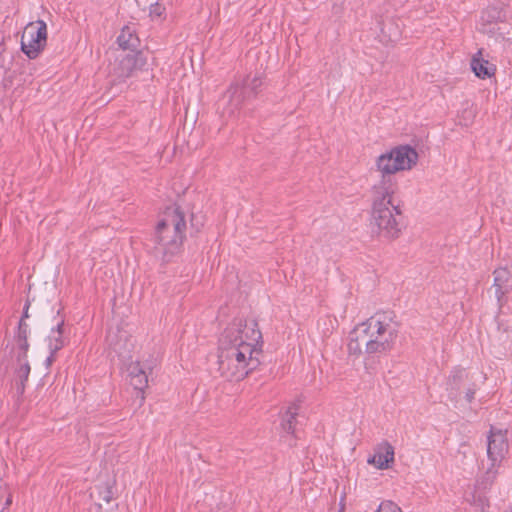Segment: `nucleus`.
Segmentation results:
<instances>
[{
    "label": "nucleus",
    "instance_id": "nucleus-20",
    "mask_svg": "<svg viewBox=\"0 0 512 512\" xmlns=\"http://www.w3.org/2000/svg\"><path fill=\"white\" fill-rule=\"evenodd\" d=\"M359 330L360 326L358 324L349 334V342L347 348L350 355H361L363 352V347H365L364 342L360 340L361 335L359 334Z\"/></svg>",
    "mask_w": 512,
    "mask_h": 512
},
{
    "label": "nucleus",
    "instance_id": "nucleus-30",
    "mask_svg": "<svg viewBox=\"0 0 512 512\" xmlns=\"http://www.w3.org/2000/svg\"><path fill=\"white\" fill-rule=\"evenodd\" d=\"M28 308H29V303H26L25 308H24V313H23V316H22L21 319L24 320V318H28L29 317V315H28Z\"/></svg>",
    "mask_w": 512,
    "mask_h": 512
},
{
    "label": "nucleus",
    "instance_id": "nucleus-29",
    "mask_svg": "<svg viewBox=\"0 0 512 512\" xmlns=\"http://www.w3.org/2000/svg\"><path fill=\"white\" fill-rule=\"evenodd\" d=\"M54 355L55 354H52V352H50V356L47 357V359L45 361L47 367L50 366L54 362V360H55Z\"/></svg>",
    "mask_w": 512,
    "mask_h": 512
},
{
    "label": "nucleus",
    "instance_id": "nucleus-13",
    "mask_svg": "<svg viewBox=\"0 0 512 512\" xmlns=\"http://www.w3.org/2000/svg\"><path fill=\"white\" fill-rule=\"evenodd\" d=\"M367 462L378 469H388L394 462V447L387 441L381 442L375 447L373 456L369 457Z\"/></svg>",
    "mask_w": 512,
    "mask_h": 512
},
{
    "label": "nucleus",
    "instance_id": "nucleus-27",
    "mask_svg": "<svg viewBox=\"0 0 512 512\" xmlns=\"http://www.w3.org/2000/svg\"><path fill=\"white\" fill-rule=\"evenodd\" d=\"M28 337V325L23 321V319L20 320L19 326H18V335L17 340H25Z\"/></svg>",
    "mask_w": 512,
    "mask_h": 512
},
{
    "label": "nucleus",
    "instance_id": "nucleus-6",
    "mask_svg": "<svg viewBox=\"0 0 512 512\" xmlns=\"http://www.w3.org/2000/svg\"><path fill=\"white\" fill-rule=\"evenodd\" d=\"M47 43V25L43 20L28 23L22 33L21 50L29 58L35 59Z\"/></svg>",
    "mask_w": 512,
    "mask_h": 512
},
{
    "label": "nucleus",
    "instance_id": "nucleus-18",
    "mask_svg": "<svg viewBox=\"0 0 512 512\" xmlns=\"http://www.w3.org/2000/svg\"><path fill=\"white\" fill-rule=\"evenodd\" d=\"M470 65H471V69L475 73V75L481 79L491 77L492 75H494L495 70H496V68L493 64L489 63V61H487L477 55L471 59Z\"/></svg>",
    "mask_w": 512,
    "mask_h": 512
},
{
    "label": "nucleus",
    "instance_id": "nucleus-25",
    "mask_svg": "<svg viewBox=\"0 0 512 512\" xmlns=\"http://www.w3.org/2000/svg\"><path fill=\"white\" fill-rule=\"evenodd\" d=\"M476 389L477 388L475 383L468 384V386L464 389V399L467 403H471L473 401Z\"/></svg>",
    "mask_w": 512,
    "mask_h": 512
},
{
    "label": "nucleus",
    "instance_id": "nucleus-15",
    "mask_svg": "<svg viewBox=\"0 0 512 512\" xmlns=\"http://www.w3.org/2000/svg\"><path fill=\"white\" fill-rule=\"evenodd\" d=\"M494 282L493 287L495 288V296L499 306H502V299L506 293H508L507 283L510 279V273L505 268H498L493 272Z\"/></svg>",
    "mask_w": 512,
    "mask_h": 512
},
{
    "label": "nucleus",
    "instance_id": "nucleus-12",
    "mask_svg": "<svg viewBox=\"0 0 512 512\" xmlns=\"http://www.w3.org/2000/svg\"><path fill=\"white\" fill-rule=\"evenodd\" d=\"M54 320L55 325L51 326V331L48 336V348L52 354H56L59 350H61L67 341V338L64 335L65 319L60 315V309L56 311Z\"/></svg>",
    "mask_w": 512,
    "mask_h": 512
},
{
    "label": "nucleus",
    "instance_id": "nucleus-19",
    "mask_svg": "<svg viewBox=\"0 0 512 512\" xmlns=\"http://www.w3.org/2000/svg\"><path fill=\"white\" fill-rule=\"evenodd\" d=\"M30 365L28 361L18 362V367L15 370L16 374V391L19 395H22L25 391V383L28 380L30 374Z\"/></svg>",
    "mask_w": 512,
    "mask_h": 512
},
{
    "label": "nucleus",
    "instance_id": "nucleus-31",
    "mask_svg": "<svg viewBox=\"0 0 512 512\" xmlns=\"http://www.w3.org/2000/svg\"><path fill=\"white\" fill-rule=\"evenodd\" d=\"M493 12L497 13V18H500V12H497L496 10H492Z\"/></svg>",
    "mask_w": 512,
    "mask_h": 512
},
{
    "label": "nucleus",
    "instance_id": "nucleus-7",
    "mask_svg": "<svg viewBox=\"0 0 512 512\" xmlns=\"http://www.w3.org/2000/svg\"><path fill=\"white\" fill-rule=\"evenodd\" d=\"M262 85L260 77L255 76L252 79L247 77L241 86L231 85L223 95L221 102L228 105V113L233 114L236 109L251 95H256L258 88Z\"/></svg>",
    "mask_w": 512,
    "mask_h": 512
},
{
    "label": "nucleus",
    "instance_id": "nucleus-22",
    "mask_svg": "<svg viewBox=\"0 0 512 512\" xmlns=\"http://www.w3.org/2000/svg\"><path fill=\"white\" fill-rule=\"evenodd\" d=\"M95 495L99 501H103L107 504L110 503V501L114 498L113 485L107 482L104 485L96 486L95 489L91 492L92 497Z\"/></svg>",
    "mask_w": 512,
    "mask_h": 512
},
{
    "label": "nucleus",
    "instance_id": "nucleus-11",
    "mask_svg": "<svg viewBox=\"0 0 512 512\" xmlns=\"http://www.w3.org/2000/svg\"><path fill=\"white\" fill-rule=\"evenodd\" d=\"M468 373L463 368H455L447 380L448 397L451 401L459 402L464 389L468 386Z\"/></svg>",
    "mask_w": 512,
    "mask_h": 512
},
{
    "label": "nucleus",
    "instance_id": "nucleus-3",
    "mask_svg": "<svg viewBox=\"0 0 512 512\" xmlns=\"http://www.w3.org/2000/svg\"><path fill=\"white\" fill-rule=\"evenodd\" d=\"M241 321H232L221 334V357L226 362L224 369H229V361L235 360L240 370H246V376L260 365L258 356L261 351L254 344L246 342L241 334Z\"/></svg>",
    "mask_w": 512,
    "mask_h": 512
},
{
    "label": "nucleus",
    "instance_id": "nucleus-28",
    "mask_svg": "<svg viewBox=\"0 0 512 512\" xmlns=\"http://www.w3.org/2000/svg\"><path fill=\"white\" fill-rule=\"evenodd\" d=\"M199 226H202V223L198 222V218L192 214L191 215V227L196 229V232L199 231Z\"/></svg>",
    "mask_w": 512,
    "mask_h": 512
},
{
    "label": "nucleus",
    "instance_id": "nucleus-5",
    "mask_svg": "<svg viewBox=\"0 0 512 512\" xmlns=\"http://www.w3.org/2000/svg\"><path fill=\"white\" fill-rule=\"evenodd\" d=\"M509 450L507 440V430L495 429L491 427L487 437V457L489 465L481 478L478 485L483 489L489 488L498 475V468L501 466Z\"/></svg>",
    "mask_w": 512,
    "mask_h": 512
},
{
    "label": "nucleus",
    "instance_id": "nucleus-10",
    "mask_svg": "<svg viewBox=\"0 0 512 512\" xmlns=\"http://www.w3.org/2000/svg\"><path fill=\"white\" fill-rule=\"evenodd\" d=\"M127 377L130 385L137 391V397L140 398V404L144 401V389L148 386L147 369L140 362H131L127 367Z\"/></svg>",
    "mask_w": 512,
    "mask_h": 512
},
{
    "label": "nucleus",
    "instance_id": "nucleus-9",
    "mask_svg": "<svg viewBox=\"0 0 512 512\" xmlns=\"http://www.w3.org/2000/svg\"><path fill=\"white\" fill-rule=\"evenodd\" d=\"M107 344L110 351L120 359L127 360L131 358L134 340L126 329L117 327L115 330H110L107 335Z\"/></svg>",
    "mask_w": 512,
    "mask_h": 512
},
{
    "label": "nucleus",
    "instance_id": "nucleus-2",
    "mask_svg": "<svg viewBox=\"0 0 512 512\" xmlns=\"http://www.w3.org/2000/svg\"><path fill=\"white\" fill-rule=\"evenodd\" d=\"M186 219L179 206L168 207L145 246L149 254L165 264L180 253L185 239Z\"/></svg>",
    "mask_w": 512,
    "mask_h": 512
},
{
    "label": "nucleus",
    "instance_id": "nucleus-21",
    "mask_svg": "<svg viewBox=\"0 0 512 512\" xmlns=\"http://www.w3.org/2000/svg\"><path fill=\"white\" fill-rule=\"evenodd\" d=\"M298 407L296 405L290 406L287 411L282 416L281 420V428L286 433H293L295 424H296V416L298 415Z\"/></svg>",
    "mask_w": 512,
    "mask_h": 512
},
{
    "label": "nucleus",
    "instance_id": "nucleus-8",
    "mask_svg": "<svg viewBox=\"0 0 512 512\" xmlns=\"http://www.w3.org/2000/svg\"><path fill=\"white\" fill-rule=\"evenodd\" d=\"M146 64V58L142 51L136 53L123 52L112 64L110 74L118 80L131 77L136 70L142 69Z\"/></svg>",
    "mask_w": 512,
    "mask_h": 512
},
{
    "label": "nucleus",
    "instance_id": "nucleus-16",
    "mask_svg": "<svg viewBox=\"0 0 512 512\" xmlns=\"http://www.w3.org/2000/svg\"><path fill=\"white\" fill-rule=\"evenodd\" d=\"M117 43L124 51L129 50V52L132 53L139 51L138 47L140 46V40L135 34V30L129 26H125L121 30V33L117 37Z\"/></svg>",
    "mask_w": 512,
    "mask_h": 512
},
{
    "label": "nucleus",
    "instance_id": "nucleus-24",
    "mask_svg": "<svg viewBox=\"0 0 512 512\" xmlns=\"http://www.w3.org/2000/svg\"><path fill=\"white\" fill-rule=\"evenodd\" d=\"M17 341H18V348L20 350L18 353V356H17V361L18 362L27 361L26 358H27V352H28V348H29L28 341H27V339L17 340Z\"/></svg>",
    "mask_w": 512,
    "mask_h": 512
},
{
    "label": "nucleus",
    "instance_id": "nucleus-17",
    "mask_svg": "<svg viewBox=\"0 0 512 512\" xmlns=\"http://www.w3.org/2000/svg\"><path fill=\"white\" fill-rule=\"evenodd\" d=\"M233 321H241L244 325L241 327V336L246 342H250L253 344L259 343V341L262 339L261 331L258 328V324L255 320H251L250 322H247L245 319L242 318H235Z\"/></svg>",
    "mask_w": 512,
    "mask_h": 512
},
{
    "label": "nucleus",
    "instance_id": "nucleus-4",
    "mask_svg": "<svg viewBox=\"0 0 512 512\" xmlns=\"http://www.w3.org/2000/svg\"><path fill=\"white\" fill-rule=\"evenodd\" d=\"M360 340L364 342L365 353L381 355L389 352L398 336V326L392 321V313H376L359 324Z\"/></svg>",
    "mask_w": 512,
    "mask_h": 512
},
{
    "label": "nucleus",
    "instance_id": "nucleus-23",
    "mask_svg": "<svg viewBox=\"0 0 512 512\" xmlns=\"http://www.w3.org/2000/svg\"><path fill=\"white\" fill-rule=\"evenodd\" d=\"M376 512H402L399 506L392 501L382 502Z\"/></svg>",
    "mask_w": 512,
    "mask_h": 512
},
{
    "label": "nucleus",
    "instance_id": "nucleus-14",
    "mask_svg": "<svg viewBox=\"0 0 512 512\" xmlns=\"http://www.w3.org/2000/svg\"><path fill=\"white\" fill-rule=\"evenodd\" d=\"M224 359L221 357V345L218 347V371L220 375L229 381H240L246 377V370H240L235 360L229 361V369H224Z\"/></svg>",
    "mask_w": 512,
    "mask_h": 512
},
{
    "label": "nucleus",
    "instance_id": "nucleus-26",
    "mask_svg": "<svg viewBox=\"0 0 512 512\" xmlns=\"http://www.w3.org/2000/svg\"><path fill=\"white\" fill-rule=\"evenodd\" d=\"M165 13V7L160 5L159 3L151 4L150 6V16L153 18H160Z\"/></svg>",
    "mask_w": 512,
    "mask_h": 512
},
{
    "label": "nucleus",
    "instance_id": "nucleus-1",
    "mask_svg": "<svg viewBox=\"0 0 512 512\" xmlns=\"http://www.w3.org/2000/svg\"><path fill=\"white\" fill-rule=\"evenodd\" d=\"M417 161L418 153L410 145L394 147L376 160L381 180L373 186L372 224L385 238H396L401 230L397 217L402 212L394 199L398 187L393 175L398 171L410 170Z\"/></svg>",
    "mask_w": 512,
    "mask_h": 512
}]
</instances>
